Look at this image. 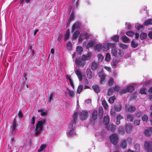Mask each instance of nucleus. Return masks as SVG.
<instances>
[{
	"label": "nucleus",
	"mask_w": 152,
	"mask_h": 152,
	"mask_svg": "<svg viewBox=\"0 0 152 152\" xmlns=\"http://www.w3.org/2000/svg\"><path fill=\"white\" fill-rule=\"evenodd\" d=\"M78 113L77 112H75L73 114L72 117L73 120L69 125V128L67 134L68 136L72 137L73 136L75 135V133L74 131V129L73 128V124H75L77 120Z\"/></svg>",
	"instance_id": "1"
},
{
	"label": "nucleus",
	"mask_w": 152,
	"mask_h": 152,
	"mask_svg": "<svg viewBox=\"0 0 152 152\" xmlns=\"http://www.w3.org/2000/svg\"><path fill=\"white\" fill-rule=\"evenodd\" d=\"M45 123V120H41L38 121L36 125L35 129V135L37 136L39 135L41 132L43 128V124Z\"/></svg>",
	"instance_id": "2"
},
{
	"label": "nucleus",
	"mask_w": 152,
	"mask_h": 152,
	"mask_svg": "<svg viewBox=\"0 0 152 152\" xmlns=\"http://www.w3.org/2000/svg\"><path fill=\"white\" fill-rule=\"evenodd\" d=\"M110 142L114 145L117 144L119 141V138L116 134H112L109 137Z\"/></svg>",
	"instance_id": "3"
},
{
	"label": "nucleus",
	"mask_w": 152,
	"mask_h": 152,
	"mask_svg": "<svg viewBox=\"0 0 152 152\" xmlns=\"http://www.w3.org/2000/svg\"><path fill=\"white\" fill-rule=\"evenodd\" d=\"M75 64L79 66L83 67L86 63V61H85L82 58L79 57L76 58L75 59Z\"/></svg>",
	"instance_id": "4"
},
{
	"label": "nucleus",
	"mask_w": 152,
	"mask_h": 152,
	"mask_svg": "<svg viewBox=\"0 0 152 152\" xmlns=\"http://www.w3.org/2000/svg\"><path fill=\"white\" fill-rule=\"evenodd\" d=\"M79 115L81 120H86L88 117V113L87 111L83 110L80 113Z\"/></svg>",
	"instance_id": "5"
},
{
	"label": "nucleus",
	"mask_w": 152,
	"mask_h": 152,
	"mask_svg": "<svg viewBox=\"0 0 152 152\" xmlns=\"http://www.w3.org/2000/svg\"><path fill=\"white\" fill-rule=\"evenodd\" d=\"M125 110L127 112L130 113L134 112L136 110V108L134 106H129L128 105L125 106Z\"/></svg>",
	"instance_id": "6"
},
{
	"label": "nucleus",
	"mask_w": 152,
	"mask_h": 152,
	"mask_svg": "<svg viewBox=\"0 0 152 152\" xmlns=\"http://www.w3.org/2000/svg\"><path fill=\"white\" fill-rule=\"evenodd\" d=\"M114 107L116 111L119 112L122 108L121 104L118 102H116L114 104Z\"/></svg>",
	"instance_id": "7"
},
{
	"label": "nucleus",
	"mask_w": 152,
	"mask_h": 152,
	"mask_svg": "<svg viewBox=\"0 0 152 152\" xmlns=\"http://www.w3.org/2000/svg\"><path fill=\"white\" fill-rule=\"evenodd\" d=\"M144 147L148 152H152V148L150 146L149 143L147 141L145 142L144 144Z\"/></svg>",
	"instance_id": "8"
},
{
	"label": "nucleus",
	"mask_w": 152,
	"mask_h": 152,
	"mask_svg": "<svg viewBox=\"0 0 152 152\" xmlns=\"http://www.w3.org/2000/svg\"><path fill=\"white\" fill-rule=\"evenodd\" d=\"M145 135L147 137H150L152 135V127H151L144 131Z\"/></svg>",
	"instance_id": "9"
},
{
	"label": "nucleus",
	"mask_w": 152,
	"mask_h": 152,
	"mask_svg": "<svg viewBox=\"0 0 152 152\" xmlns=\"http://www.w3.org/2000/svg\"><path fill=\"white\" fill-rule=\"evenodd\" d=\"M132 127L130 124H126L125 126V129L127 133H130L131 132Z\"/></svg>",
	"instance_id": "10"
},
{
	"label": "nucleus",
	"mask_w": 152,
	"mask_h": 152,
	"mask_svg": "<svg viewBox=\"0 0 152 152\" xmlns=\"http://www.w3.org/2000/svg\"><path fill=\"white\" fill-rule=\"evenodd\" d=\"M17 126V122L15 118L12 123V126L10 127L12 132H15L16 131Z\"/></svg>",
	"instance_id": "11"
},
{
	"label": "nucleus",
	"mask_w": 152,
	"mask_h": 152,
	"mask_svg": "<svg viewBox=\"0 0 152 152\" xmlns=\"http://www.w3.org/2000/svg\"><path fill=\"white\" fill-rule=\"evenodd\" d=\"M91 52H89L88 53L87 55H83L82 56V58L83 60L86 61V60H89L91 58Z\"/></svg>",
	"instance_id": "12"
},
{
	"label": "nucleus",
	"mask_w": 152,
	"mask_h": 152,
	"mask_svg": "<svg viewBox=\"0 0 152 152\" xmlns=\"http://www.w3.org/2000/svg\"><path fill=\"white\" fill-rule=\"evenodd\" d=\"M75 72L79 78V81H81L83 79V77L80 71L79 70L77 69L75 71Z\"/></svg>",
	"instance_id": "13"
},
{
	"label": "nucleus",
	"mask_w": 152,
	"mask_h": 152,
	"mask_svg": "<svg viewBox=\"0 0 152 152\" xmlns=\"http://www.w3.org/2000/svg\"><path fill=\"white\" fill-rule=\"evenodd\" d=\"M110 121V118L108 115H105L104 117L103 123L106 126L108 125Z\"/></svg>",
	"instance_id": "14"
},
{
	"label": "nucleus",
	"mask_w": 152,
	"mask_h": 152,
	"mask_svg": "<svg viewBox=\"0 0 152 152\" xmlns=\"http://www.w3.org/2000/svg\"><path fill=\"white\" fill-rule=\"evenodd\" d=\"M106 128L107 130H109L110 129L112 132H114L115 131L116 128V126L115 125L112 124L110 126H106Z\"/></svg>",
	"instance_id": "15"
},
{
	"label": "nucleus",
	"mask_w": 152,
	"mask_h": 152,
	"mask_svg": "<svg viewBox=\"0 0 152 152\" xmlns=\"http://www.w3.org/2000/svg\"><path fill=\"white\" fill-rule=\"evenodd\" d=\"M103 115V111L102 107H99L98 110V117L100 119H102Z\"/></svg>",
	"instance_id": "16"
},
{
	"label": "nucleus",
	"mask_w": 152,
	"mask_h": 152,
	"mask_svg": "<svg viewBox=\"0 0 152 152\" xmlns=\"http://www.w3.org/2000/svg\"><path fill=\"white\" fill-rule=\"evenodd\" d=\"M131 45L132 47L135 48L138 46V42L135 40H133L131 42Z\"/></svg>",
	"instance_id": "17"
},
{
	"label": "nucleus",
	"mask_w": 152,
	"mask_h": 152,
	"mask_svg": "<svg viewBox=\"0 0 152 152\" xmlns=\"http://www.w3.org/2000/svg\"><path fill=\"white\" fill-rule=\"evenodd\" d=\"M95 110H94L92 114V118L91 119L90 123L93 125H94L95 123Z\"/></svg>",
	"instance_id": "18"
},
{
	"label": "nucleus",
	"mask_w": 152,
	"mask_h": 152,
	"mask_svg": "<svg viewBox=\"0 0 152 152\" xmlns=\"http://www.w3.org/2000/svg\"><path fill=\"white\" fill-rule=\"evenodd\" d=\"M134 119V115L131 114H128L126 115V120L130 122H132Z\"/></svg>",
	"instance_id": "19"
},
{
	"label": "nucleus",
	"mask_w": 152,
	"mask_h": 152,
	"mask_svg": "<svg viewBox=\"0 0 152 152\" xmlns=\"http://www.w3.org/2000/svg\"><path fill=\"white\" fill-rule=\"evenodd\" d=\"M80 34V32L78 31H76L74 32L72 36V39L74 40H75L78 37Z\"/></svg>",
	"instance_id": "20"
},
{
	"label": "nucleus",
	"mask_w": 152,
	"mask_h": 152,
	"mask_svg": "<svg viewBox=\"0 0 152 152\" xmlns=\"http://www.w3.org/2000/svg\"><path fill=\"white\" fill-rule=\"evenodd\" d=\"M121 39L124 43H128L129 41V39L125 35L123 36Z\"/></svg>",
	"instance_id": "21"
},
{
	"label": "nucleus",
	"mask_w": 152,
	"mask_h": 152,
	"mask_svg": "<svg viewBox=\"0 0 152 152\" xmlns=\"http://www.w3.org/2000/svg\"><path fill=\"white\" fill-rule=\"evenodd\" d=\"M70 34V31L69 29L66 30L65 34L64 35L65 37L64 38V40L65 41L67 40L69 38Z\"/></svg>",
	"instance_id": "22"
},
{
	"label": "nucleus",
	"mask_w": 152,
	"mask_h": 152,
	"mask_svg": "<svg viewBox=\"0 0 152 152\" xmlns=\"http://www.w3.org/2000/svg\"><path fill=\"white\" fill-rule=\"evenodd\" d=\"M126 140H124L121 141L120 146L123 149H125L126 148Z\"/></svg>",
	"instance_id": "23"
},
{
	"label": "nucleus",
	"mask_w": 152,
	"mask_h": 152,
	"mask_svg": "<svg viewBox=\"0 0 152 152\" xmlns=\"http://www.w3.org/2000/svg\"><path fill=\"white\" fill-rule=\"evenodd\" d=\"M111 39L115 42L119 41V36L118 35H116L113 36L111 37Z\"/></svg>",
	"instance_id": "24"
},
{
	"label": "nucleus",
	"mask_w": 152,
	"mask_h": 152,
	"mask_svg": "<svg viewBox=\"0 0 152 152\" xmlns=\"http://www.w3.org/2000/svg\"><path fill=\"white\" fill-rule=\"evenodd\" d=\"M123 117L121 115H117L116 117V124L118 125L120 124V120L122 119Z\"/></svg>",
	"instance_id": "25"
},
{
	"label": "nucleus",
	"mask_w": 152,
	"mask_h": 152,
	"mask_svg": "<svg viewBox=\"0 0 152 152\" xmlns=\"http://www.w3.org/2000/svg\"><path fill=\"white\" fill-rule=\"evenodd\" d=\"M98 62L99 63L102 62L104 58V56L101 54H99L97 56Z\"/></svg>",
	"instance_id": "26"
},
{
	"label": "nucleus",
	"mask_w": 152,
	"mask_h": 152,
	"mask_svg": "<svg viewBox=\"0 0 152 152\" xmlns=\"http://www.w3.org/2000/svg\"><path fill=\"white\" fill-rule=\"evenodd\" d=\"M99 75L100 78V83H103V81L105 80V76L102 73H99Z\"/></svg>",
	"instance_id": "27"
},
{
	"label": "nucleus",
	"mask_w": 152,
	"mask_h": 152,
	"mask_svg": "<svg viewBox=\"0 0 152 152\" xmlns=\"http://www.w3.org/2000/svg\"><path fill=\"white\" fill-rule=\"evenodd\" d=\"M76 50L79 55L81 54L83 51V48L80 46H77L76 48Z\"/></svg>",
	"instance_id": "28"
},
{
	"label": "nucleus",
	"mask_w": 152,
	"mask_h": 152,
	"mask_svg": "<svg viewBox=\"0 0 152 152\" xmlns=\"http://www.w3.org/2000/svg\"><path fill=\"white\" fill-rule=\"evenodd\" d=\"M87 75L88 78H91L92 77V73L90 69H87L86 70Z\"/></svg>",
	"instance_id": "29"
},
{
	"label": "nucleus",
	"mask_w": 152,
	"mask_h": 152,
	"mask_svg": "<svg viewBox=\"0 0 152 152\" xmlns=\"http://www.w3.org/2000/svg\"><path fill=\"white\" fill-rule=\"evenodd\" d=\"M126 89L128 92H131L134 90V86H128Z\"/></svg>",
	"instance_id": "30"
},
{
	"label": "nucleus",
	"mask_w": 152,
	"mask_h": 152,
	"mask_svg": "<svg viewBox=\"0 0 152 152\" xmlns=\"http://www.w3.org/2000/svg\"><path fill=\"white\" fill-rule=\"evenodd\" d=\"M102 104L105 109L107 110L108 109V106L105 100H102Z\"/></svg>",
	"instance_id": "31"
},
{
	"label": "nucleus",
	"mask_w": 152,
	"mask_h": 152,
	"mask_svg": "<svg viewBox=\"0 0 152 152\" xmlns=\"http://www.w3.org/2000/svg\"><path fill=\"white\" fill-rule=\"evenodd\" d=\"M102 45L100 44H97L96 45V50H97L98 51H101L102 50Z\"/></svg>",
	"instance_id": "32"
},
{
	"label": "nucleus",
	"mask_w": 152,
	"mask_h": 152,
	"mask_svg": "<svg viewBox=\"0 0 152 152\" xmlns=\"http://www.w3.org/2000/svg\"><path fill=\"white\" fill-rule=\"evenodd\" d=\"M147 36L146 33H142L140 34V37L141 39L143 40L146 38Z\"/></svg>",
	"instance_id": "33"
},
{
	"label": "nucleus",
	"mask_w": 152,
	"mask_h": 152,
	"mask_svg": "<svg viewBox=\"0 0 152 152\" xmlns=\"http://www.w3.org/2000/svg\"><path fill=\"white\" fill-rule=\"evenodd\" d=\"M94 43L93 42H89L87 44L86 48L87 49L92 48L94 45Z\"/></svg>",
	"instance_id": "34"
},
{
	"label": "nucleus",
	"mask_w": 152,
	"mask_h": 152,
	"mask_svg": "<svg viewBox=\"0 0 152 152\" xmlns=\"http://www.w3.org/2000/svg\"><path fill=\"white\" fill-rule=\"evenodd\" d=\"M109 49V47L108 45V43L105 44L103 46V50L104 51H107Z\"/></svg>",
	"instance_id": "35"
},
{
	"label": "nucleus",
	"mask_w": 152,
	"mask_h": 152,
	"mask_svg": "<svg viewBox=\"0 0 152 152\" xmlns=\"http://www.w3.org/2000/svg\"><path fill=\"white\" fill-rule=\"evenodd\" d=\"M83 89V86L82 85H80L78 87L77 89V92L78 94H80Z\"/></svg>",
	"instance_id": "36"
},
{
	"label": "nucleus",
	"mask_w": 152,
	"mask_h": 152,
	"mask_svg": "<svg viewBox=\"0 0 152 152\" xmlns=\"http://www.w3.org/2000/svg\"><path fill=\"white\" fill-rule=\"evenodd\" d=\"M111 53L112 56H115L117 55V52L116 48L112 49Z\"/></svg>",
	"instance_id": "37"
},
{
	"label": "nucleus",
	"mask_w": 152,
	"mask_h": 152,
	"mask_svg": "<svg viewBox=\"0 0 152 152\" xmlns=\"http://www.w3.org/2000/svg\"><path fill=\"white\" fill-rule=\"evenodd\" d=\"M115 99V97L114 96H113L109 98L108 101L110 103L112 104L114 102Z\"/></svg>",
	"instance_id": "38"
},
{
	"label": "nucleus",
	"mask_w": 152,
	"mask_h": 152,
	"mask_svg": "<svg viewBox=\"0 0 152 152\" xmlns=\"http://www.w3.org/2000/svg\"><path fill=\"white\" fill-rule=\"evenodd\" d=\"M139 93L141 94H146V91L145 88H141L139 91Z\"/></svg>",
	"instance_id": "39"
},
{
	"label": "nucleus",
	"mask_w": 152,
	"mask_h": 152,
	"mask_svg": "<svg viewBox=\"0 0 152 152\" xmlns=\"http://www.w3.org/2000/svg\"><path fill=\"white\" fill-rule=\"evenodd\" d=\"M113 89L112 88H111L109 89L108 91L107 95L108 96L111 95L113 94Z\"/></svg>",
	"instance_id": "40"
},
{
	"label": "nucleus",
	"mask_w": 152,
	"mask_h": 152,
	"mask_svg": "<svg viewBox=\"0 0 152 152\" xmlns=\"http://www.w3.org/2000/svg\"><path fill=\"white\" fill-rule=\"evenodd\" d=\"M46 147V145L45 144L42 145L39 148L38 150V152H40L42 151L43 149Z\"/></svg>",
	"instance_id": "41"
},
{
	"label": "nucleus",
	"mask_w": 152,
	"mask_h": 152,
	"mask_svg": "<svg viewBox=\"0 0 152 152\" xmlns=\"http://www.w3.org/2000/svg\"><path fill=\"white\" fill-rule=\"evenodd\" d=\"M152 24V19H149L148 20L145 21L144 23V24L145 25H148L149 24Z\"/></svg>",
	"instance_id": "42"
},
{
	"label": "nucleus",
	"mask_w": 152,
	"mask_h": 152,
	"mask_svg": "<svg viewBox=\"0 0 152 152\" xmlns=\"http://www.w3.org/2000/svg\"><path fill=\"white\" fill-rule=\"evenodd\" d=\"M142 119L143 121L146 122L148 120V115L145 114H144L142 117Z\"/></svg>",
	"instance_id": "43"
},
{
	"label": "nucleus",
	"mask_w": 152,
	"mask_h": 152,
	"mask_svg": "<svg viewBox=\"0 0 152 152\" xmlns=\"http://www.w3.org/2000/svg\"><path fill=\"white\" fill-rule=\"evenodd\" d=\"M108 43L109 47V48H111L112 49L116 48L115 44V43Z\"/></svg>",
	"instance_id": "44"
},
{
	"label": "nucleus",
	"mask_w": 152,
	"mask_h": 152,
	"mask_svg": "<svg viewBox=\"0 0 152 152\" xmlns=\"http://www.w3.org/2000/svg\"><path fill=\"white\" fill-rule=\"evenodd\" d=\"M134 32H132V31H130L126 32V34L128 36L132 37L134 34Z\"/></svg>",
	"instance_id": "45"
},
{
	"label": "nucleus",
	"mask_w": 152,
	"mask_h": 152,
	"mask_svg": "<svg viewBox=\"0 0 152 152\" xmlns=\"http://www.w3.org/2000/svg\"><path fill=\"white\" fill-rule=\"evenodd\" d=\"M67 89L68 90V93L70 96L71 97H73L74 94V92L73 91H71L68 88H67Z\"/></svg>",
	"instance_id": "46"
},
{
	"label": "nucleus",
	"mask_w": 152,
	"mask_h": 152,
	"mask_svg": "<svg viewBox=\"0 0 152 152\" xmlns=\"http://www.w3.org/2000/svg\"><path fill=\"white\" fill-rule=\"evenodd\" d=\"M110 59V55L109 53H107L106 54V56L105 58V60L108 62L109 61Z\"/></svg>",
	"instance_id": "47"
},
{
	"label": "nucleus",
	"mask_w": 152,
	"mask_h": 152,
	"mask_svg": "<svg viewBox=\"0 0 152 152\" xmlns=\"http://www.w3.org/2000/svg\"><path fill=\"white\" fill-rule=\"evenodd\" d=\"M114 82V81L113 78L111 77L109 79L108 81V85L110 86H112Z\"/></svg>",
	"instance_id": "48"
},
{
	"label": "nucleus",
	"mask_w": 152,
	"mask_h": 152,
	"mask_svg": "<svg viewBox=\"0 0 152 152\" xmlns=\"http://www.w3.org/2000/svg\"><path fill=\"white\" fill-rule=\"evenodd\" d=\"M110 113L112 117H114L115 116L116 113L114 109H111L110 110Z\"/></svg>",
	"instance_id": "49"
},
{
	"label": "nucleus",
	"mask_w": 152,
	"mask_h": 152,
	"mask_svg": "<svg viewBox=\"0 0 152 152\" xmlns=\"http://www.w3.org/2000/svg\"><path fill=\"white\" fill-rule=\"evenodd\" d=\"M120 46L121 48L124 49H126L128 48V45L124 44L121 43L120 44Z\"/></svg>",
	"instance_id": "50"
},
{
	"label": "nucleus",
	"mask_w": 152,
	"mask_h": 152,
	"mask_svg": "<svg viewBox=\"0 0 152 152\" xmlns=\"http://www.w3.org/2000/svg\"><path fill=\"white\" fill-rule=\"evenodd\" d=\"M127 92H128L126 90V88H124L120 91L119 92V93L121 94H123Z\"/></svg>",
	"instance_id": "51"
},
{
	"label": "nucleus",
	"mask_w": 152,
	"mask_h": 152,
	"mask_svg": "<svg viewBox=\"0 0 152 152\" xmlns=\"http://www.w3.org/2000/svg\"><path fill=\"white\" fill-rule=\"evenodd\" d=\"M118 64V61L115 60L113 61H112L111 63V65L113 66L114 68H115L116 67V66Z\"/></svg>",
	"instance_id": "52"
},
{
	"label": "nucleus",
	"mask_w": 152,
	"mask_h": 152,
	"mask_svg": "<svg viewBox=\"0 0 152 152\" xmlns=\"http://www.w3.org/2000/svg\"><path fill=\"white\" fill-rule=\"evenodd\" d=\"M72 43L70 42H68L66 45L67 48L69 50H71L72 49Z\"/></svg>",
	"instance_id": "53"
},
{
	"label": "nucleus",
	"mask_w": 152,
	"mask_h": 152,
	"mask_svg": "<svg viewBox=\"0 0 152 152\" xmlns=\"http://www.w3.org/2000/svg\"><path fill=\"white\" fill-rule=\"evenodd\" d=\"M134 148L135 149L136 151H138L140 150V146L139 144H137L135 145Z\"/></svg>",
	"instance_id": "54"
},
{
	"label": "nucleus",
	"mask_w": 152,
	"mask_h": 152,
	"mask_svg": "<svg viewBox=\"0 0 152 152\" xmlns=\"http://www.w3.org/2000/svg\"><path fill=\"white\" fill-rule=\"evenodd\" d=\"M140 120L139 119L135 120L134 121V124L135 125L138 126L140 124Z\"/></svg>",
	"instance_id": "55"
},
{
	"label": "nucleus",
	"mask_w": 152,
	"mask_h": 152,
	"mask_svg": "<svg viewBox=\"0 0 152 152\" xmlns=\"http://www.w3.org/2000/svg\"><path fill=\"white\" fill-rule=\"evenodd\" d=\"M137 30L142 31L143 29V26L142 25H139L137 27Z\"/></svg>",
	"instance_id": "56"
},
{
	"label": "nucleus",
	"mask_w": 152,
	"mask_h": 152,
	"mask_svg": "<svg viewBox=\"0 0 152 152\" xmlns=\"http://www.w3.org/2000/svg\"><path fill=\"white\" fill-rule=\"evenodd\" d=\"M142 114L141 111H137L135 113V116L138 117H140Z\"/></svg>",
	"instance_id": "57"
},
{
	"label": "nucleus",
	"mask_w": 152,
	"mask_h": 152,
	"mask_svg": "<svg viewBox=\"0 0 152 152\" xmlns=\"http://www.w3.org/2000/svg\"><path fill=\"white\" fill-rule=\"evenodd\" d=\"M120 87L118 86H116L115 87H113V89L115 91H118L120 89Z\"/></svg>",
	"instance_id": "58"
},
{
	"label": "nucleus",
	"mask_w": 152,
	"mask_h": 152,
	"mask_svg": "<svg viewBox=\"0 0 152 152\" xmlns=\"http://www.w3.org/2000/svg\"><path fill=\"white\" fill-rule=\"evenodd\" d=\"M100 91V88L97 85H96V93H99Z\"/></svg>",
	"instance_id": "59"
},
{
	"label": "nucleus",
	"mask_w": 152,
	"mask_h": 152,
	"mask_svg": "<svg viewBox=\"0 0 152 152\" xmlns=\"http://www.w3.org/2000/svg\"><path fill=\"white\" fill-rule=\"evenodd\" d=\"M126 140L128 144L131 143L132 141V139L130 137H128Z\"/></svg>",
	"instance_id": "60"
},
{
	"label": "nucleus",
	"mask_w": 152,
	"mask_h": 152,
	"mask_svg": "<svg viewBox=\"0 0 152 152\" xmlns=\"http://www.w3.org/2000/svg\"><path fill=\"white\" fill-rule=\"evenodd\" d=\"M53 94L52 93H51L50 95V96H49V102H50L51 101V100H53Z\"/></svg>",
	"instance_id": "61"
},
{
	"label": "nucleus",
	"mask_w": 152,
	"mask_h": 152,
	"mask_svg": "<svg viewBox=\"0 0 152 152\" xmlns=\"http://www.w3.org/2000/svg\"><path fill=\"white\" fill-rule=\"evenodd\" d=\"M76 24H74L72 26V33H73L74 32H75V31L76 29Z\"/></svg>",
	"instance_id": "62"
},
{
	"label": "nucleus",
	"mask_w": 152,
	"mask_h": 152,
	"mask_svg": "<svg viewBox=\"0 0 152 152\" xmlns=\"http://www.w3.org/2000/svg\"><path fill=\"white\" fill-rule=\"evenodd\" d=\"M91 67L92 70H95V62H93L91 65Z\"/></svg>",
	"instance_id": "63"
},
{
	"label": "nucleus",
	"mask_w": 152,
	"mask_h": 152,
	"mask_svg": "<svg viewBox=\"0 0 152 152\" xmlns=\"http://www.w3.org/2000/svg\"><path fill=\"white\" fill-rule=\"evenodd\" d=\"M18 116L20 118H22L23 116V115L22 112L21 111H19Z\"/></svg>",
	"instance_id": "64"
}]
</instances>
